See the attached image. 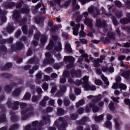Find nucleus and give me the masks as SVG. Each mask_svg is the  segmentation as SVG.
<instances>
[{
	"label": "nucleus",
	"mask_w": 130,
	"mask_h": 130,
	"mask_svg": "<svg viewBox=\"0 0 130 130\" xmlns=\"http://www.w3.org/2000/svg\"><path fill=\"white\" fill-rule=\"evenodd\" d=\"M56 91V87H53L51 90V93H55V92Z\"/></svg>",
	"instance_id": "59"
},
{
	"label": "nucleus",
	"mask_w": 130,
	"mask_h": 130,
	"mask_svg": "<svg viewBox=\"0 0 130 130\" xmlns=\"http://www.w3.org/2000/svg\"><path fill=\"white\" fill-rule=\"evenodd\" d=\"M91 108H92V111L93 112H94V113H96V112H98V111H99V108L98 107V106L95 105V104H94V103H90L89 105V107H86V109L87 112L90 111Z\"/></svg>",
	"instance_id": "3"
},
{
	"label": "nucleus",
	"mask_w": 130,
	"mask_h": 130,
	"mask_svg": "<svg viewBox=\"0 0 130 130\" xmlns=\"http://www.w3.org/2000/svg\"><path fill=\"white\" fill-rule=\"evenodd\" d=\"M114 121H115V128L117 129H119V123H118V119H114Z\"/></svg>",
	"instance_id": "24"
},
{
	"label": "nucleus",
	"mask_w": 130,
	"mask_h": 130,
	"mask_svg": "<svg viewBox=\"0 0 130 130\" xmlns=\"http://www.w3.org/2000/svg\"><path fill=\"white\" fill-rule=\"evenodd\" d=\"M85 24H86L89 27H91L92 26V20L89 18H86L85 21H84Z\"/></svg>",
	"instance_id": "15"
},
{
	"label": "nucleus",
	"mask_w": 130,
	"mask_h": 130,
	"mask_svg": "<svg viewBox=\"0 0 130 130\" xmlns=\"http://www.w3.org/2000/svg\"><path fill=\"white\" fill-rule=\"evenodd\" d=\"M12 64L11 63H7L6 64V67L5 68V70H9L10 68H12Z\"/></svg>",
	"instance_id": "44"
},
{
	"label": "nucleus",
	"mask_w": 130,
	"mask_h": 130,
	"mask_svg": "<svg viewBox=\"0 0 130 130\" xmlns=\"http://www.w3.org/2000/svg\"><path fill=\"white\" fill-rule=\"evenodd\" d=\"M75 93L76 95H80V94H81V89H80V88H76Z\"/></svg>",
	"instance_id": "39"
},
{
	"label": "nucleus",
	"mask_w": 130,
	"mask_h": 130,
	"mask_svg": "<svg viewBox=\"0 0 130 130\" xmlns=\"http://www.w3.org/2000/svg\"><path fill=\"white\" fill-rule=\"evenodd\" d=\"M24 99L28 100L31 98V95L29 93H26L24 97Z\"/></svg>",
	"instance_id": "30"
},
{
	"label": "nucleus",
	"mask_w": 130,
	"mask_h": 130,
	"mask_svg": "<svg viewBox=\"0 0 130 130\" xmlns=\"http://www.w3.org/2000/svg\"><path fill=\"white\" fill-rule=\"evenodd\" d=\"M71 75L74 78H77V77H80L81 76V71H79L78 72H76L75 71H72L71 72Z\"/></svg>",
	"instance_id": "9"
},
{
	"label": "nucleus",
	"mask_w": 130,
	"mask_h": 130,
	"mask_svg": "<svg viewBox=\"0 0 130 130\" xmlns=\"http://www.w3.org/2000/svg\"><path fill=\"white\" fill-rule=\"evenodd\" d=\"M21 114L22 115V118L23 119H26L27 118V115L28 114L29 116L32 115V111L27 110L22 111Z\"/></svg>",
	"instance_id": "7"
},
{
	"label": "nucleus",
	"mask_w": 130,
	"mask_h": 130,
	"mask_svg": "<svg viewBox=\"0 0 130 130\" xmlns=\"http://www.w3.org/2000/svg\"><path fill=\"white\" fill-rule=\"evenodd\" d=\"M88 80L89 77L87 76H84L83 78V87L85 91H89V90L95 91V90H96V87L94 85H90V84H89V82H88Z\"/></svg>",
	"instance_id": "2"
},
{
	"label": "nucleus",
	"mask_w": 130,
	"mask_h": 130,
	"mask_svg": "<svg viewBox=\"0 0 130 130\" xmlns=\"http://www.w3.org/2000/svg\"><path fill=\"white\" fill-rule=\"evenodd\" d=\"M52 46H53V41L51 40L49 43V45L47 46V49L49 50L52 48Z\"/></svg>",
	"instance_id": "23"
},
{
	"label": "nucleus",
	"mask_w": 130,
	"mask_h": 130,
	"mask_svg": "<svg viewBox=\"0 0 130 130\" xmlns=\"http://www.w3.org/2000/svg\"><path fill=\"white\" fill-rule=\"evenodd\" d=\"M70 117L71 119H76L77 117H78V115H77V114H74L71 115Z\"/></svg>",
	"instance_id": "42"
},
{
	"label": "nucleus",
	"mask_w": 130,
	"mask_h": 130,
	"mask_svg": "<svg viewBox=\"0 0 130 130\" xmlns=\"http://www.w3.org/2000/svg\"><path fill=\"white\" fill-rule=\"evenodd\" d=\"M109 108L112 111L114 110L115 109V107L114 106V104L112 102H111L109 105Z\"/></svg>",
	"instance_id": "25"
},
{
	"label": "nucleus",
	"mask_w": 130,
	"mask_h": 130,
	"mask_svg": "<svg viewBox=\"0 0 130 130\" xmlns=\"http://www.w3.org/2000/svg\"><path fill=\"white\" fill-rule=\"evenodd\" d=\"M42 87L44 91H47V90H48V84L46 82L43 84Z\"/></svg>",
	"instance_id": "26"
},
{
	"label": "nucleus",
	"mask_w": 130,
	"mask_h": 130,
	"mask_svg": "<svg viewBox=\"0 0 130 130\" xmlns=\"http://www.w3.org/2000/svg\"><path fill=\"white\" fill-rule=\"evenodd\" d=\"M47 40V37L44 36L41 39V41L42 43H45V42H46Z\"/></svg>",
	"instance_id": "31"
},
{
	"label": "nucleus",
	"mask_w": 130,
	"mask_h": 130,
	"mask_svg": "<svg viewBox=\"0 0 130 130\" xmlns=\"http://www.w3.org/2000/svg\"><path fill=\"white\" fill-rule=\"evenodd\" d=\"M111 99L114 102L118 103V100H119V98H114L113 96L111 97Z\"/></svg>",
	"instance_id": "34"
},
{
	"label": "nucleus",
	"mask_w": 130,
	"mask_h": 130,
	"mask_svg": "<svg viewBox=\"0 0 130 130\" xmlns=\"http://www.w3.org/2000/svg\"><path fill=\"white\" fill-rule=\"evenodd\" d=\"M60 90L61 92H64L67 90V88L64 86H63L60 87Z\"/></svg>",
	"instance_id": "56"
},
{
	"label": "nucleus",
	"mask_w": 130,
	"mask_h": 130,
	"mask_svg": "<svg viewBox=\"0 0 130 130\" xmlns=\"http://www.w3.org/2000/svg\"><path fill=\"white\" fill-rule=\"evenodd\" d=\"M83 57L85 58V61H87V62H89V60H93V57L90 56H88L87 54H84L81 57L78 58V61L79 62H81V61L83 60Z\"/></svg>",
	"instance_id": "6"
},
{
	"label": "nucleus",
	"mask_w": 130,
	"mask_h": 130,
	"mask_svg": "<svg viewBox=\"0 0 130 130\" xmlns=\"http://www.w3.org/2000/svg\"><path fill=\"white\" fill-rule=\"evenodd\" d=\"M49 99V98L47 96H44L43 100L42 102H41V103H40L41 106H45V101H47V100Z\"/></svg>",
	"instance_id": "20"
},
{
	"label": "nucleus",
	"mask_w": 130,
	"mask_h": 130,
	"mask_svg": "<svg viewBox=\"0 0 130 130\" xmlns=\"http://www.w3.org/2000/svg\"><path fill=\"white\" fill-rule=\"evenodd\" d=\"M44 79L45 81H48L49 80H50V77L47 75H45L44 77Z\"/></svg>",
	"instance_id": "53"
},
{
	"label": "nucleus",
	"mask_w": 130,
	"mask_h": 130,
	"mask_svg": "<svg viewBox=\"0 0 130 130\" xmlns=\"http://www.w3.org/2000/svg\"><path fill=\"white\" fill-rule=\"evenodd\" d=\"M70 97L71 100H75V99L76 98V96L73 94H71Z\"/></svg>",
	"instance_id": "61"
},
{
	"label": "nucleus",
	"mask_w": 130,
	"mask_h": 130,
	"mask_svg": "<svg viewBox=\"0 0 130 130\" xmlns=\"http://www.w3.org/2000/svg\"><path fill=\"white\" fill-rule=\"evenodd\" d=\"M38 69H39V67L38 66L34 67L33 70L29 71V74H33V73H34V71H37Z\"/></svg>",
	"instance_id": "28"
},
{
	"label": "nucleus",
	"mask_w": 130,
	"mask_h": 130,
	"mask_svg": "<svg viewBox=\"0 0 130 130\" xmlns=\"http://www.w3.org/2000/svg\"><path fill=\"white\" fill-rule=\"evenodd\" d=\"M37 92L38 94H42V89L41 88H38L37 89Z\"/></svg>",
	"instance_id": "51"
},
{
	"label": "nucleus",
	"mask_w": 130,
	"mask_h": 130,
	"mask_svg": "<svg viewBox=\"0 0 130 130\" xmlns=\"http://www.w3.org/2000/svg\"><path fill=\"white\" fill-rule=\"evenodd\" d=\"M7 21V17L4 16L1 19V22L2 23H5V22H6Z\"/></svg>",
	"instance_id": "55"
},
{
	"label": "nucleus",
	"mask_w": 130,
	"mask_h": 130,
	"mask_svg": "<svg viewBox=\"0 0 130 130\" xmlns=\"http://www.w3.org/2000/svg\"><path fill=\"white\" fill-rule=\"evenodd\" d=\"M124 58H125V56H124V55H121L118 57V59L120 61L123 60V59H124Z\"/></svg>",
	"instance_id": "38"
},
{
	"label": "nucleus",
	"mask_w": 130,
	"mask_h": 130,
	"mask_svg": "<svg viewBox=\"0 0 130 130\" xmlns=\"http://www.w3.org/2000/svg\"><path fill=\"white\" fill-rule=\"evenodd\" d=\"M61 43L60 42L58 43V45L56 46L55 47V50H56V51H60L61 50Z\"/></svg>",
	"instance_id": "21"
},
{
	"label": "nucleus",
	"mask_w": 130,
	"mask_h": 130,
	"mask_svg": "<svg viewBox=\"0 0 130 130\" xmlns=\"http://www.w3.org/2000/svg\"><path fill=\"white\" fill-rule=\"evenodd\" d=\"M64 61L71 62V63L66 67L67 69H71V68L74 67V64L73 63V62L75 61V58H74V57L66 56L64 57Z\"/></svg>",
	"instance_id": "4"
},
{
	"label": "nucleus",
	"mask_w": 130,
	"mask_h": 130,
	"mask_svg": "<svg viewBox=\"0 0 130 130\" xmlns=\"http://www.w3.org/2000/svg\"><path fill=\"white\" fill-rule=\"evenodd\" d=\"M41 125H43V121H41L40 122L38 121H35L32 123V126L33 127H37V126H41Z\"/></svg>",
	"instance_id": "8"
},
{
	"label": "nucleus",
	"mask_w": 130,
	"mask_h": 130,
	"mask_svg": "<svg viewBox=\"0 0 130 130\" xmlns=\"http://www.w3.org/2000/svg\"><path fill=\"white\" fill-rule=\"evenodd\" d=\"M63 75L64 77H69L70 76V73L68 71H64Z\"/></svg>",
	"instance_id": "46"
},
{
	"label": "nucleus",
	"mask_w": 130,
	"mask_h": 130,
	"mask_svg": "<svg viewBox=\"0 0 130 130\" xmlns=\"http://www.w3.org/2000/svg\"><path fill=\"white\" fill-rule=\"evenodd\" d=\"M38 100V99L36 96H34L32 98V101H33V102H36V101H37Z\"/></svg>",
	"instance_id": "58"
},
{
	"label": "nucleus",
	"mask_w": 130,
	"mask_h": 130,
	"mask_svg": "<svg viewBox=\"0 0 130 130\" xmlns=\"http://www.w3.org/2000/svg\"><path fill=\"white\" fill-rule=\"evenodd\" d=\"M57 112L59 113V114H63V110L62 109L59 108L57 109Z\"/></svg>",
	"instance_id": "45"
},
{
	"label": "nucleus",
	"mask_w": 130,
	"mask_h": 130,
	"mask_svg": "<svg viewBox=\"0 0 130 130\" xmlns=\"http://www.w3.org/2000/svg\"><path fill=\"white\" fill-rule=\"evenodd\" d=\"M75 83L78 86H80L82 84V81L81 80H76Z\"/></svg>",
	"instance_id": "54"
},
{
	"label": "nucleus",
	"mask_w": 130,
	"mask_h": 130,
	"mask_svg": "<svg viewBox=\"0 0 130 130\" xmlns=\"http://www.w3.org/2000/svg\"><path fill=\"white\" fill-rule=\"evenodd\" d=\"M119 88L120 89V91L122 90H126V85L123 83H119Z\"/></svg>",
	"instance_id": "16"
},
{
	"label": "nucleus",
	"mask_w": 130,
	"mask_h": 130,
	"mask_svg": "<svg viewBox=\"0 0 130 130\" xmlns=\"http://www.w3.org/2000/svg\"><path fill=\"white\" fill-rule=\"evenodd\" d=\"M95 83L96 85H98V86H100L102 84V81L99 79H96L95 80Z\"/></svg>",
	"instance_id": "29"
},
{
	"label": "nucleus",
	"mask_w": 130,
	"mask_h": 130,
	"mask_svg": "<svg viewBox=\"0 0 130 130\" xmlns=\"http://www.w3.org/2000/svg\"><path fill=\"white\" fill-rule=\"evenodd\" d=\"M20 105V103H19V102H14V109H18V106Z\"/></svg>",
	"instance_id": "40"
},
{
	"label": "nucleus",
	"mask_w": 130,
	"mask_h": 130,
	"mask_svg": "<svg viewBox=\"0 0 130 130\" xmlns=\"http://www.w3.org/2000/svg\"><path fill=\"white\" fill-rule=\"evenodd\" d=\"M6 120V115L3 114L0 116V121H5Z\"/></svg>",
	"instance_id": "32"
},
{
	"label": "nucleus",
	"mask_w": 130,
	"mask_h": 130,
	"mask_svg": "<svg viewBox=\"0 0 130 130\" xmlns=\"http://www.w3.org/2000/svg\"><path fill=\"white\" fill-rule=\"evenodd\" d=\"M13 31H14V28L12 26H10L8 28V33H12V32H13Z\"/></svg>",
	"instance_id": "41"
},
{
	"label": "nucleus",
	"mask_w": 130,
	"mask_h": 130,
	"mask_svg": "<svg viewBox=\"0 0 130 130\" xmlns=\"http://www.w3.org/2000/svg\"><path fill=\"white\" fill-rule=\"evenodd\" d=\"M71 25L73 27V33L75 36H77L78 34H79V28L81 27V31L79 32V35L81 37H85L86 36V32L85 31H83V30H84L85 28V25L84 24H77L76 25H75V22L72 21L71 22Z\"/></svg>",
	"instance_id": "1"
},
{
	"label": "nucleus",
	"mask_w": 130,
	"mask_h": 130,
	"mask_svg": "<svg viewBox=\"0 0 130 130\" xmlns=\"http://www.w3.org/2000/svg\"><path fill=\"white\" fill-rule=\"evenodd\" d=\"M92 130H98V127L96 125H92Z\"/></svg>",
	"instance_id": "62"
},
{
	"label": "nucleus",
	"mask_w": 130,
	"mask_h": 130,
	"mask_svg": "<svg viewBox=\"0 0 130 130\" xmlns=\"http://www.w3.org/2000/svg\"><path fill=\"white\" fill-rule=\"evenodd\" d=\"M66 50L68 52H72V48H71V45L69 43H67L65 45Z\"/></svg>",
	"instance_id": "17"
},
{
	"label": "nucleus",
	"mask_w": 130,
	"mask_h": 130,
	"mask_svg": "<svg viewBox=\"0 0 130 130\" xmlns=\"http://www.w3.org/2000/svg\"><path fill=\"white\" fill-rule=\"evenodd\" d=\"M22 30L23 33H24V34H26V33H27V26L26 25L23 26L22 28Z\"/></svg>",
	"instance_id": "37"
},
{
	"label": "nucleus",
	"mask_w": 130,
	"mask_h": 130,
	"mask_svg": "<svg viewBox=\"0 0 130 130\" xmlns=\"http://www.w3.org/2000/svg\"><path fill=\"white\" fill-rule=\"evenodd\" d=\"M103 71L105 72L108 71L109 73H113L114 72V68L111 67L109 69L107 67H103L102 68Z\"/></svg>",
	"instance_id": "12"
},
{
	"label": "nucleus",
	"mask_w": 130,
	"mask_h": 130,
	"mask_svg": "<svg viewBox=\"0 0 130 130\" xmlns=\"http://www.w3.org/2000/svg\"><path fill=\"white\" fill-rule=\"evenodd\" d=\"M106 22L105 21H103V24H102V21H101V19H98L96 20V25L98 27H101L102 25H104V26H105Z\"/></svg>",
	"instance_id": "14"
},
{
	"label": "nucleus",
	"mask_w": 130,
	"mask_h": 130,
	"mask_svg": "<svg viewBox=\"0 0 130 130\" xmlns=\"http://www.w3.org/2000/svg\"><path fill=\"white\" fill-rule=\"evenodd\" d=\"M80 41L82 42L83 44H86V43H87V40L85 39H80Z\"/></svg>",
	"instance_id": "48"
},
{
	"label": "nucleus",
	"mask_w": 130,
	"mask_h": 130,
	"mask_svg": "<svg viewBox=\"0 0 130 130\" xmlns=\"http://www.w3.org/2000/svg\"><path fill=\"white\" fill-rule=\"evenodd\" d=\"M104 126L105 127H107V128H109L111 127V122H110V121H106L104 124Z\"/></svg>",
	"instance_id": "22"
},
{
	"label": "nucleus",
	"mask_w": 130,
	"mask_h": 130,
	"mask_svg": "<svg viewBox=\"0 0 130 130\" xmlns=\"http://www.w3.org/2000/svg\"><path fill=\"white\" fill-rule=\"evenodd\" d=\"M112 19H113V23L114 25H115V26H116L118 24V22L116 21V20L115 19V18H114V17H113V18H112Z\"/></svg>",
	"instance_id": "50"
},
{
	"label": "nucleus",
	"mask_w": 130,
	"mask_h": 130,
	"mask_svg": "<svg viewBox=\"0 0 130 130\" xmlns=\"http://www.w3.org/2000/svg\"><path fill=\"white\" fill-rule=\"evenodd\" d=\"M100 58L101 59H95L94 60H93V61H92L94 62V67L95 68H97L99 66V62H102V61H103V60L105 59V56L101 55L100 56Z\"/></svg>",
	"instance_id": "5"
},
{
	"label": "nucleus",
	"mask_w": 130,
	"mask_h": 130,
	"mask_svg": "<svg viewBox=\"0 0 130 130\" xmlns=\"http://www.w3.org/2000/svg\"><path fill=\"white\" fill-rule=\"evenodd\" d=\"M88 12L90 13V14H93V12H94V8L93 7H90L88 9Z\"/></svg>",
	"instance_id": "52"
},
{
	"label": "nucleus",
	"mask_w": 130,
	"mask_h": 130,
	"mask_svg": "<svg viewBox=\"0 0 130 130\" xmlns=\"http://www.w3.org/2000/svg\"><path fill=\"white\" fill-rule=\"evenodd\" d=\"M13 17L15 18V20L18 21L19 19L21 18L20 16V11H15L13 14Z\"/></svg>",
	"instance_id": "10"
},
{
	"label": "nucleus",
	"mask_w": 130,
	"mask_h": 130,
	"mask_svg": "<svg viewBox=\"0 0 130 130\" xmlns=\"http://www.w3.org/2000/svg\"><path fill=\"white\" fill-rule=\"evenodd\" d=\"M22 13H28V9H23L22 10H21V11Z\"/></svg>",
	"instance_id": "64"
},
{
	"label": "nucleus",
	"mask_w": 130,
	"mask_h": 130,
	"mask_svg": "<svg viewBox=\"0 0 130 130\" xmlns=\"http://www.w3.org/2000/svg\"><path fill=\"white\" fill-rule=\"evenodd\" d=\"M127 17H129V18H124L121 19V23H122L123 24H126L128 23V22H130V13H128L127 14Z\"/></svg>",
	"instance_id": "11"
},
{
	"label": "nucleus",
	"mask_w": 130,
	"mask_h": 130,
	"mask_svg": "<svg viewBox=\"0 0 130 130\" xmlns=\"http://www.w3.org/2000/svg\"><path fill=\"white\" fill-rule=\"evenodd\" d=\"M124 102L125 104H126L127 105H129L130 100L128 99H126L124 100Z\"/></svg>",
	"instance_id": "43"
},
{
	"label": "nucleus",
	"mask_w": 130,
	"mask_h": 130,
	"mask_svg": "<svg viewBox=\"0 0 130 130\" xmlns=\"http://www.w3.org/2000/svg\"><path fill=\"white\" fill-rule=\"evenodd\" d=\"M83 104H85V101L81 100L77 103V106H79V105H83Z\"/></svg>",
	"instance_id": "33"
},
{
	"label": "nucleus",
	"mask_w": 130,
	"mask_h": 130,
	"mask_svg": "<svg viewBox=\"0 0 130 130\" xmlns=\"http://www.w3.org/2000/svg\"><path fill=\"white\" fill-rule=\"evenodd\" d=\"M88 99H92V98H94V99H96V100H98L99 99V97L95 96H94L93 95H89L87 96Z\"/></svg>",
	"instance_id": "35"
},
{
	"label": "nucleus",
	"mask_w": 130,
	"mask_h": 130,
	"mask_svg": "<svg viewBox=\"0 0 130 130\" xmlns=\"http://www.w3.org/2000/svg\"><path fill=\"white\" fill-rule=\"evenodd\" d=\"M122 77H124L125 79H127L130 76V71L127 72H124L121 74Z\"/></svg>",
	"instance_id": "19"
},
{
	"label": "nucleus",
	"mask_w": 130,
	"mask_h": 130,
	"mask_svg": "<svg viewBox=\"0 0 130 130\" xmlns=\"http://www.w3.org/2000/svg\"><path fill=\"white\" fill-rule=\"evenodd\" d=\"M119 84L116 83H114V84L113 85L112 88V89H117V88H118L119 87Z\"/></svg>",
	"instance_id": "36"
},
{
	"label": "nucleus",
	"mask_w": 130,
	"mask_h": 130,
	"mask_svg": "<svg viewBox=\"0 0 130 130\" xmlns=\"http://www.w3.org/2000/svg\"><path fill=\"white\" fill-rule=\"evenodd\" d=\"M67 80L66 79V78H61V79L60 80V83H66Z\"/></svg>",
	"instance_id": "60"
},
{
	"label": "nucleus",
	"mask_w": 130,
	"mask_h": 130,
	"mask_svg": "<svg viewBox=\"0 0 130 130\" xmlns=\"http://www.w3.org/2000/svg\"><path fill=\"white\" fill-rule=\"evenodd\" d=\"M20 93H21V89L19 88L15 90L13 94L14 96H18V95H19Z\"/></svg>",
	"instance_id": "27"
},
{
	"label": "nucleus",
	"mask_w": 130,
	"mask_h": 130,
	"mask_svg": "<svg viewBox=\"0 0 130 130\" xmlns=\"http://www.w3.org/2000/svg\"><path fill=\"white\" fill-rule=\"evenodd\" d=\"M103 117H104V115L103 114L100 115L99 116H93V118L94 119L95 121H101V120H103Z\"/></svg>",
	"instance_id": "13"
},
{
	"label": "nucleus",
	"mask_w": 130,
	"mask_h": 130,
	"mask_svg": "<svg viewBox=\"0 0 130 130\" xmlns=\"http://www.w3.org/2000/svg\"><path fill=\"white\" fill-rule=\"evenodd\" d=\"M64 105H69L70 104V100L68 99H65L64 101Z\"/></svg>",
	"instance_id": "49"
},
{
	"label": "nucleus",
	"mask_w": 130,
	"mask_h": 130,
	"mask_svg": "<svg viewBox=\"0 0 130 130\" xmlns=\"http://www.w3.org/2000/svg\"><path fill=\"white\" fill-rule=\"evenodd\" d=\"M51 78H53V79H55V78L57 77V74H56L55 73H53L52 74H51Z\"/></svg>",
	"instance_id": "57"
},
{
	"label": "nucleus",
	"mask_w": 130,
	"mask_h": 130,
	"mask_svg": "<svg viewBox=\"0 0 130 130\" xmlns=\"http://www.w3.org/2000/svg\"><path fill=\"white\" fill-rule=\"evenodd\" d=\"M101 78L103 81L105 82V84H106L107 86H109V81H108L107 77L104 76V75H102Z\"/></svg>",
	"instance_id": "18"
},
{
	"label": "nucleus",
	"mask_w": 130,
	"mask_h": 130,
	"mask_svg": "<svg viewBox=\"0 0 130 130\" xmlns=\"http://www.w3.org/2000/svg\"><path fill=\"white\" fill-rule=\"evenodd\" d=\"M125 47H130V44L129 43H126L124 44Z\"/></svg>",
	"instance_id": "63"
},
{
	"label": "nucleus",
	"mask_w": 130,
	"mask_h": 130,
	"mask_svg": "<svg viewBox=\"0 0 130 130\" xmlns=\"http://www.w3.org/2000/svg\"><path fill=\"white\" fill-rule=\"evenodd\" d=\"M115 4L116 6H117L118 7H120V6H121V3L118 1H115Z\"/></svg>",
	"instance_id": "47"
}]
</instances>
